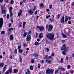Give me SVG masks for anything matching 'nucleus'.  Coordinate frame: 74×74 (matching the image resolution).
I'll return each instance as SVG.
<instances>
[{
	"label": "nucleus",
	"mask_w": 74,
	"mask_h": 74,
	"mask_svg": "<svg viewBox=\"0 0 74 74\" xmlns=\"http://www.w3.org/2000/svg\"><path fill=\"white\" fill-rule=\"evenodd\" d=\"M54 34H52L51 33H49L47 35V38H49V40H54L55 39L54 38Z\"/></svg>",
	"instance_id": "1"
},
{
	"label": "nucleus",
	"mask_w": 74,
	"mask_h": 74,
	"mask_svg": "<svg viewBox=\"0 0 74 74\" xmlns=\"http://www.w3.org/2000/svg\"><path fill=\"white\" fill-rule=\"evenodd\" d=\"M3 23H4L3 19L2 18H0V28L2 27V26L3 25Z\"/></svg>",
	"instance_id": "2"
},
{
	"label": "nucleus",
	"mask_w": 74,
	"mask_h": 74,
	"mask_svg": "<svg viewBox=\"0 0 74 74\" xmlns=\"http://www.w3.org/2000/svg\"><path fill=\"white\" fill-rule=\"evenodd\" d=\"M49 29H48V32H51L53 28V26L51 25H49Z\"/></svg>",
	"instance_id": "3"
},
{
	"label": "nucleus",
	"mask_w": 74,
	"mask_h": 74,
	"mask_svg": "<svg viewBox=\"0 0 74 74\" xmlns=\"http://www.w3.org/2000/svg\"><path fill=\"white\" fill-rule=\"evenodd\" d=\"M26 39L27 40V41H30V40H31V36H30V35H28L27 36L26 38Z\"/></svg>",
	"instance_id": "4"
},
{
	"label": "nucleus",
	"mask_w": 74,
	"mask_h": 74,
	"mask_svg": "<svg viewBox=\"0 0 74 74\" xmlns=\"http://www.w3.org/2000/svg\"><path fill=\"white\" fill-rule=\"evenodd\" d=\"M50 71L51 69H48L46 70V73L47 74H50L51 73Z\"/></svg>",
	"instance_id": "5"
},
{
	"label": "nucleus",
	"mask_w": 74,
	"mask_h": 74,
	"mask_svg": "<svg viewBox=\"0 0 74 74\" xmlns=\"http://www.w3.org/2000/svg\"><path fill=\"white\" fill-rule=\"evenodd\" d=\"M28 14L30 15H32L33 14V12L32 10H28Z\"/></svg>",
	"instance_id": "6"
},
{
	"label": "nucleus",
	"mask_w": 74,
	"mask_h": 74,
	"mask_svg": "<svg viewBox=\"0 0 74 74\" xmlns=\"http://www.w3.org/2000/svg\"><path fill=\"white\" fill-rule=\"evenodd\" d=\"M64 16H63L61 19V23H64Z\"/></svg>",
	"instance_id": "7"
},
{
	"label": "nucleus",
	"mask_w": 74,
	"mask_h": 74,
	"mask_svg": "<svg viewBox=\"0 0 74 74\" xmlns=\"http://www.w3.org/2000/svg\"><path fill=\"white\" fill-rule=\"evenodd\" d=\"M62 35L63 36V37L65 38H67V35H66V34H64L63 33V32H62Z\"/></svg>",
	"instance_id": "8"
},
{
	"label": "nucleus",
	"mask_w": 74,
	"mask_h": 74,
	"mask_svg": "<svg viewBox=\"0 0 74 74\" xmlns=\"http://www.w3.org/2000/svg\"><path fill=\"white\" fill-rule=\"evenodd\" d=\"M63 49H64V50H66V49H69V47H66V45H63Z\"/></svg>",
	"instance_id": "9"
},
{
	"label": "nucleus",
	"mask_w": 74,
	"mask_h": 74,
	"mask_svg": "<svg viewBox=\"0 0 74 74\" xmlns=\"http://www.w3.org/2000/svg\"><path fill=\"white\" fill-rule=\"evenodd\" d=\"M14 30V28H9V30H8V31L9 32V34H10L11 33V30Z\"/></svg>",
	"instance_id": "10"
},
{
	"label": "nucleus",
	"mask_w": 74,
	"mask_h": 74,
	"mask_svg": "<svg viewBox=\"0 0 74 74\" xmlns=\"http://www.w3.org/2000/svg\"><path fill=\"white\" fill-rule=\"evenodd\" d=\"M44 29V27H40L39 30H40V31H42Z\"/></svg>",
	"instance_id": "11"
},
{
	"label": "nucleus",
	"mask_w": 74,
	"mask_h": 74,
	"mask_svg": "<svg viewBox=\"0 0 74 74\" xmlns=\"http://www.w3.org/2000/svg\"><path fill=\"white\" fill-rule=\"evenodd\" d=\"M69 19V18H68V16H66L65 17V21L67 22Z\"/></svg>",
	"instance_id": "12"
},
{
	"label": "nucleus",
	"mask_w": 74,
	"mask_h": 74,
	"mask_svg": "<svg viewBox=\"0 0 74 74\" xmlns=\"http://www.w3.org/2000/svg\"><path fill=\"white\" fill-rule=\"evenodd\" d=\"M58 69L59 70H62V71H65V69L64 68L59 67Z\"/></svg>",
	"instance_id": "13"
},
{
	"label": "nucleus",
	"mask_w": 74,
	"mask_h": 74,
	"mask_svg": "<svg viewBox=\"0 0 74 74\" xmlns=\"http://www.w3.org/2000/svg\"><path fill=\"white\" fill-rule=\"evenodd\" d=\"M14 73H16L18 72V69H14L13 70Z\"/></svg>",
	"instance_id": "14"
},
{
	"label": "nucleus",
	"mask_w": 74,
	"mask_h": 74,
	"mask_svg": "<svg viewBox=\"0 0 74 74\" xmlns=\"http://www.w3.org/2000/svg\"><path fill=\"white\" fill-rule=\"evenodd\" d=\"M42 33H40L39 37L40 38H42Z\"/></svg>",
	"instance_id": "15"
},
{
	"label": "nucleus",
	"mask_w": 74,
	"mask_h": 74,
	"mask_svg": "<svg viewBox=\"0 0 74 74\" xmlns=\"http://www.w3.org/2000/svg\"><path fill=\"white\" fill-rule=\"evenodd\" d=\"M23 29H25V25L26 24V22H24L23 23Z\"/></svg>",
	"instance_id": "16"
},
{
	"label": "nucleus",
	"mask_w": 74,
	"mask_h": 74,
	"mask_svg": "<svg viewBox=\"0 0 74 74\" xmlns=\"http://www.w3.org/2000/svg\"><path fill=\"white\" fill-rule=\"evenodd\" d=\"M34 44L35 45H38L40 44V43L37 42H35Z\"/></svg>",
	"instance_id": "17"
},
{
	"label": "nucleus",
	"mask_w": 74,
	"mask_h": 74,
	"mask_svg": "<svg viewBox=\"0 0 74 74\" xmlns=\"http://www.w3.org/2000/svg\"><path fill=\"white\" fill-rule=\"evenodd\" d=\"M10 40H12L14 38V37H13V36L11 35H10Z\"/></svg>",
	"instance_id": "18"
},
{
	"label": "nucleus",
	"mask_w": 74,
	"mask_h": 74,
	"mask_svg": "<svg viewBox=\"0 0 74 74\" xmlns=\"http://www.w3.org/2000/svg\"><path fill=\"white\" fill-rule=\"evenodd\" d=\"M2 14H5V10H2Z\"/></svg>",
	"instance_id": "19"
},
{
	"label": "nucleus",
	"mask_w": 74,
	"mask_h": 74,
	"mask_svg": "<svg viewBox=\"0 0 74 74\" xmlns=\"http://www.w3.org/2000/svg\"><path fill=\"white\" fill-rule=\"evenodd\" d=\"M46 63H48L49 64L51 63V62L50 60H46Z\"/></svg>",
	"instance_id": "20"
},
{
	"label": "nucleus",
	"mask_w": 74,
	"mask_h": 74,
	"mask_svg": "<svg viewBox=\"0 0 74 74\" xmlns=\"http://www.w3.org/2000/svg\"><path fill=\"white\" fill-rule=\"evenodd\" d=\"M26 36H27V33L26 32H24L23 34V37H26Z\"/></svg>",
	"instance_id": "21"
},
{
	"label": "nucleus",
	"mask_w": 74,
	"mask_h": 74,
	"mask_svg": "<svg viewBox=\"0 0 74 74\" xmlns=\"http://www.w3.org/2000/svg\"><path fill=\"white\" fill-rule=\"evenodd\" d=\"M60 63H62L63 62V58H61V61H60Z\"/></svg>",
	"instance_id": "22"
},
{
	"label": "nucleus",
	"mask_w": 74,
	"mask_h": 74,
	"mask_svg": "<svg viewBox=\"0 0 74 74\" xmlns=\"http://www.w3.org/2000/svg\"><path fill=\"white\" fill-rule=\"evenodd\" d=\"M27 72H26L25 73V74H27V73H28V74H29V73H30V71L29 69H27Z\"/></svg>",
	"instance_id": "23"
},
{
	"label": "nucleus",
	"mask_w": 74,
	"mask_h": 74,
	"mask_svg": "<svg viewBox=\"0 0 74 74\" xmlns=\"http://www.w3.org/2000/svg\"><path fill=\"white\" fill-rule=\"evenodd\" d=\"M49 20L51 22H54V19H51V18H49Z\"/></svg>",
	"instance_id": "24"
},
{
	"label": "nucleus",
	"mask_w": 74,
	"mask_h": 74,
	"mask_svg": "<svg viewBox=\"0 0 74 74\" xmlns=\"http://www.w3.org/2000/svg\"><path fill=\"white\" fill-rule=\"evenodd\" d=\"M33 56H34V57H37V56H38V54L37 53L34 54L33 55Z\"/></svg>",
	"instance_id": "25"
},
{
	"label": "nucleus",
	"mask_w": 74,
	"mask_h": 74,
	"mask_svg": "<svg viewBox=\"0 0 74 74\" xmlns=\"http://www.w3.org/2000/svg\"><path fill=\"white\" fill-rule=\"evenodd\" d=\"M29 67L30 69L31 70H33V66H30Z\"/></svg>",
	"instance_id": "26"
},
{
	"label": "nucleus",
	"mask_w": 74,
	"mask_h": 74,
	"mask_svg": "<svg viewBox=\"0 0 74 74\" xmlns=\"http://www.w3.org/2000/svg\"><path fill=\"white\" fill-rule=\"evenodd\" d=\"M48 55H45V57H44L43 59H48Z\"/></svg>",
	"instance_id": "27"
},
{
	"label": "nucleus",
	"mask_w": 74,
	"mask_h": 74,
	"mask_svg": "<svg viewBox=\"0 0 74 74\" xmlns=\"http://www.w3.org/2000/svg\"><path fill=\"white\" fill-rule=\"evenodd\" d=\"M10 12V16H12L13 14L12 13V12Z\"/></svg>",
	"instance_id": "28"
},
{
	"label": "nucleus",
	"mask_w": 74,
	"mask_h": 74,
	"mask_svg": "<svg viewBox=\"0 0 74 74\" xmlns=\"http://www.w3.org/2000/svg\"><path fill=\"white\" fill-rule=\"evenodd\" d=\"M21 14H22V13L19 12V13H18V16H21Z\"/></svg>",
	"instance_id": "29"
},
{
	"label": "nucleus",
	"mask_w": 74,
	"mask_h": 74,
	"mask_svg": "<svg viewBox=\"0 0 74 74\" xmlns=\"http://www.w3.org/2000/svg\"><path fill=\"white\" fill-rule=\"evenodd\" d=\"M12 8L10 7V12H12Z\"/></svg>",
	"instance_id": "30"
},
{
	"label": "nucleus",
	"mask_w": 74,
	"mask_h": 74,
	"mask_svg": "<svg viewBox=\"0 0 74 74\" xmlns=\"http://www.w3.org/2000/svg\"><path fill=\"white\" fill-rule=\"evenodd\" d=\"M70 67H71V66H70V65H68L67 66V68L68 69H70Z\"/></svg>",
	"instance_id": "31"
},
{
	"label": "nucleus",
	"mask_w": 74,
	"mask_h": 74,
	"mask_svg": "<svg viewBox=\"0 0 74 74\" xmlns=\"http://www.w3.org/2000/svg\"><path fill=\"white\" fill-rule=\"evenodd\" d=\"M31 62H32V63H34V59H32L31 60Z\"/></svg>",
	"instance_id": "32"
},
{
	"label": "nucleus",
	"mask_w": 74,
	"mask_h": 74,
	"mask_svg": "<svg viewBox=\"0 0 74 74\" xmlns=\"http://www.w3.org/2000/svg\"><path fill=\"white\" fill-rule=\"evenodd\" d=\"M62 53L64 55H66V53L65 52V51H62Z\"/></svg>",
	"instance_id": "33"
},
{
	"label": "nucleus",
	"mask_w": 74,
	"mask_h": 74,
	"mask_svg": "<svg viewBox=\"0 0 74 74\" xmlns=\"http://www.w3.org/2000/svg\"><path fill=\"white\" fill-rule=\"evenodd\" d=\"M21 47H22V46H21V45H20L17 48H18V49H20V48H21Z\"/></svg>",
	"instance_id": "34"
},
{
	"label": "nucleus",
	"mask_w": 74,
	"mask_h": 74,
	"mask_svg": "<svg viewBox=\"0 0 74 74\" xmlns=\"http://www.w3.org/2000/svg\"><path fill=\"white\" fill-rule=\"evenodd\" d=\"M15 53H17V50L16 49H15L14 51Z\"/></svg>",
	"instance_id": "35"
},
{
	"label": "nucleus",
	"mask_w": 74,
	"mask_h": 74,
	"mask_svg": "<svg viewBox=\"0 0 74 74\" xmlns=\"http://www.w3.org/2000/svg\"><path fill=\"white\" fill-rule=\"evenodd\" d=\"M53 70L50 69V73H53Z\"/></svg>",
	"instance_id": "36"
},
{
	"label": "nucleus",
	"mask_w": 74,
	"mask_h": 74,
	"mask_svg": "<svg viewBox=\"0 0 74 74\" xmlns=\"http://www.w3.org/2000/svg\"><path fill=\"white\" fill-rule=\"evenodd\" d=\"M18 52L20 53H22V50H21V49H19V50H18Z\"/></svg>",
	"instance_id": "37"
},
{
	"label": "nucleus",
	"mask_w": 74,
	"mask_h": 74,
	"mask_svg": "<svg viewBox=\"0 0 74 74\" xmlns=\"http://www.w3.org/2000/svg\"><path fill=\"white\" fill-rule=\"evenodd\" d=\"M14 3V1L12 0H11L10 1V4H12Z\"/></svg>",
	"instance_id": "38"
},
{
	"label": "nucleus",
	"mask_w": 74,
	"mask_h": 74,
	"mask_svg": "<svg viewBox=\"0 0 74 74\" xmlns=\"http://www.w3.org/2000/svg\"><path fill=\"white\" fill-rule=\"evenodd\" d=\"M38 69H40V64H39L38 66Z\"/></svg>",
	"instance_id": "39"
},
{
	"label": "nucleus",
	"mask_w": 74,
	"mask_h": 74,
	"mask_svg": "<svg viewBox=\"0 0 74 74\" xmlns=\"http://www.w3.org/2000/svg\"><path fill=\"white\" fill-rule=\"evenodd\" d=\"M20 62L21 63L22 61V58L21 57H20Z\"/></svg>",
	"instance_id": "40"
},
{
	"label": "nucleus",
	"mask_w": 74,
	"mask_h": 74,
	"mask_svg": "<svg viewBox=\"0 0 74 74\" xmlns=\"http://www.w3.org/2000/svg\"><path fill=\"white\" fill-rule=\"evenodd\" d=\"M73 72H74V71L73 70H71L70 71V73L71 74H73Z\"/></svg>",
	"instance_id": "41"
},
{
	"label": "nucleus",
	"mask_w": 74,
	"mask_h": 74,
	"mask_svg": "<svg viewBox=\"0 0 74 74\" xmlns=\"http://www.w3.org/2000/svg\"><path fill=\"white\" fill-rule=\"evenodd\" d=\"M52 57L51 56H49L48 57V59H52Z\"/></svg>",
	"instance_id": "42"
},
{
	"label": "nucleus",
	"mask_w": 74,
	"mask_h": 74,
	"mask_svg": "<svg viewBox=\"0 0 74 74\" xmlns=\"http://www.w3.org/2000/svg\"><path fill=\"white\" fill-rule=\"evenodd\" d=\"M4 33H5L4 31H2L1 32V34H4Z\"/></svg>",
	"instance_id": "43"
},
{
	"label": "nucleus",
	"mask_w": 74,
	"mask_h": 74,
	"mask_svg": "<svg viewBox=\"0 0 74 74\" xmlns=\"http://www.w3.org/2000/svg\"><path fill=\"white\" fill-rule=\"evenodd\" d=\"M10 17H9V14H8L7 16V19H9V18Z\"/></svg>",
	"instance_id": "44"
},
{
	"label": "nucleus",
	"mask_w": 74,
	"mask_h": 74,
	"mask_svg": "<svg viewBox=\"0 0 74 74\" xmlns=\"http://www.w3.org/2000/svg\"><path fill=\"white\" fill-rule=\"evenodd\" d=\"M66 59L67 61L69 60V57L68 56L66 57Z\"/></svg>",
	"instance_id": "45"
},
{
	"label": "nucleus",
	"mask_w": 74,
	"mask_h": 74,
	"mask_svg": "<svg viewBox=\"0 0 74 74\" xmlns=\"http://www.w3.org/2000/svg\"><path fill=\"white\" fill-rule=\"evenodd\" d=\"M46 49H47V52H49V49L48 48H46Z\"/></svg>",
	"instance_id": "46"
},
{
	"label": "nucleus",
	"mask_w": 74,
	"mask_h": 74,
	"mask_svg": "<svg viewBox=\"0 0 74 74\" xmlns=\"http://www.w3.org/2000/svg\"><path fill=\"white\" fill-rule=\"evenodd\" d=\"M50 16H51L49 15V16H47L46 17V18H47V19H48V18L50 17Z\"/></svg>",
	"instance_id": "47"
},
{
	"label": "nucleus",
	"mask_w": 74,
	"mask_h": 74,
	"mask_svg": "<svg viewBox=\"0 0 74 74\" xmlns=\"http://www.w3.org/2000/svg\"><path fill=\"white\" fill-rule=\"evenodd\" d=\"M40 6L41 7H43V4H42V3L40 4Z\"/></svg>",
	"instance_id": "48"
},
{
	"label": "nucleus",
	"mask_w": 74,
	"mask_h": 74,
	"mask_svg": "<svg viewBox=\"0 0 74 74\" xmlns=\"http://www.w3.org/2000/svg\"><path fill=\"white\" fill-rule=\"evenodd\" d=\"M52 5H49L50 9H51V8H52Z\"/></svg>",
	"instance_id": "49"
},
{
	"label": "nucleus",
	"mask_w": 74,
	"mask_h": 74,
	"mask_svg": "<svg viewBox=\"0 0 74 74\" xmlns=\"http://www.w3.org/2000/svg\"><path fill=\"white\" fill-rule=\"evenodd\" d=\"M68 22L69 24H71V22L70 21H69Z\"/></svg>",
	"instance_id": "50"
},
{
	"label": "nucleus",
	"mask_w": 74,
	"mask_h": 74,
	"mask_svg": "<svg viewBox=\"0 0 74 74\" xmlns=\"http://www.w3.org/2000/svg\"><path fill=\"white\" fill-rule=\"evenodd\" d=\"M23 46H24V47H26V45L25 44V43H24L23 45Z\"/></svg>",
	"instance_id": "51"
},
{
	"label": "nucleus",
	"mask_w": 74,
	"mask_h": 74,
	"mask_svg": "<svg viewBox=\"0 0 74 74\" xmlns=\"http://www.w3.org/2000/svg\"><path fill=\"white\" fill-rule=\"evenodd\" d=\"M44 60H42L41 61V63L42 64L44 63Z\"/></svg>",
	"instance_id": "52"
},
{
	"label": "nucleus",
	"mask_w": 74,
	"mask_h": 74,
	"mask_svg": "<svg viewBox=\"0 0 74 74\" xmlns=\"http://www.w3.org/2000/svg\"><path fill=\"white\" fill-rule=\"evenodd\" d=\"M54 55H55V53H52L51 54V56H53Z\"/></svg>",
	"instance_id": "53"
},
{
	"label": "nucleus",
	"mask_w": 74,
	"mask_h": 74,
	"mask_svg": "<svg viewBox=\"0 0 74 74\" xmlns=\"http://www.w3.org/2000/svg\"><path fill=\"white\" fill-rule=\"evenodd\" d=\"M46 11L47 12H49V11H50V10H49V9H46Z\"/></svg>",
	"instance_id": "54"
},
{
	"label": "nucleus",
	"mask_w": 74,
	"mask_h": 74,
	"mask_svg": "<svg viewBox=\"0 0 74 74\" xmlns=\"http://www.w3.org/2000/svg\"><path fill=\"white\" fill-rule=\"evenodd\" d=\"M31 32H32V31H29L28 34H30L31 33Z\"/></svg>",
	"instance_id": "55"
},
{
	"label": "nucleus",
	"mask_w": 74,
	"mask_h": 74,
	"mask_svg": "<svg viewBox=\"0 0 74 74\" xmlns=\"http://www.w3.org/2000/svg\"><path fill=\"white\" fill-rule=\"evenodd\" d=\"M5 3H8V0H4Z\"/></svg>",
	"instance_id": "56"
},
{
	"label": "nucleus",
	"mask_w": 74,
	"mask_h": 74,
	"mask_svg": "<svg viewBox=\"0 0 74 74\" xmlns=\"http://www.w3.org/2000/svg\"><path fill=\"white\" fill-rule=\"evenodd\" d=\"M6 65H5L3 68V70H5V69L6 68Z\"/></svg>",
	"instance_id": "57"
},
{
	"label": "nucleus",
	"mask_w": 74,
	"mask_h": 74,
	"mask_svg": "<svg viewBox=\"0 0 74 74\" xmlns=\"http://www.w3.org/2000/svg\"><path fill=\"white\" fill-rule=\"evenodd\" d=\"M60 14H58V19L59 18V17L60 16Z\"/></svg>",
	"instance_id": "58"
},
{
	"label": "nucleus",
	"mask_w": 74,
	"mask_h": 74,
	"mask_svg": "<svg viewBox=\"0 0 74 74\" xmlns=\"http://www.w3.org/2000/svg\"><path fill=\"white\" fill-rule=\"evenodd\" d=\"M36 6H34V9H33V10L34 11L35 10H36Z\"/></svg>",
	"instance_id": "59"
},
{
	"label": "nucleus",
	"mask_w": 74,
	"mask_h": 74,
	"mask_svg": "<svg viewBox=\"0 0 74 74\" xmlns=\"http://www.w3.org/2000/svg\"><path fill=\"white\" fill-rule=\"evenodd\" d=\"M58 70H56L55 71V73H58Z\"/></svg>",
	"instance_id": "60"
},
{
	"label": "nucleus",
	"mask_w": 74,
	"mask_h": 74,
	"mask_svg": "<svg viewBox=\"0 0 74 74\" xmlns=\"http://www.w3.org/2000/svg\"><path fill=\"white\" fill-rule=\"evenodd\" d=\"M5 70H3V71L2 72V73L3 74H4V72H5Z\"/></svg>",
	"instance_id": "61"
},
{
	"label": "nucleus",
	"mask_w": 74,
	"mask_h": 74,
	"mask_svg": "<svg viewBox=\"0 0 74 74\" xmlns=\"http://www.w3.org/2000/svg\"><path fill=\"white\" fill-rule=\"evenodd\" d=\"M37 11H35L34 13V14H35L36 15V14H37Z\"/></svg>",
	"instance_id": "62"
},
{
	"label": "nucleus",
	"mask_w": 74,
	"mask_h": 74,
	"mask_svg": "<svg viewBox=\"0 0 74 74\" xmlns=\"http://www.w3.org/2000/svg\"><path fill=\"white\" fill-rule=\"evenodd\" d=\"M22 3H23L22 2H21L20 3V5H22Z\"/></svg>",
	"instance_id": "63"
},
{
	"label": "nucleus",
	"mask_w": 74,
	"mask_h": 74,
	"mask_svg": "<svg viewBox=\"0 0 74 74\" xmlns=\"http://www.w3.org/2000/svg\"><path fill=\"white\" fill-rule=\"evenodd\" d=\"M68 18L69 20L71 19V18L70 16H68Z\"/></svg>",
	"instance_id": "64"
}]
</instances>
